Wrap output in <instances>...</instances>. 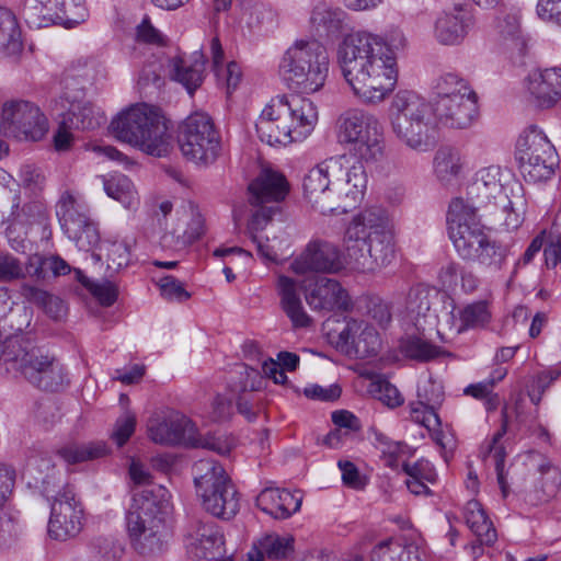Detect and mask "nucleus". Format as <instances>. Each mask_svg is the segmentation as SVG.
Listing matches in <instances>:
<instances>
[{
  "label": "nucleus",
  "instance_id": "nucleus-57",
  "mask_svg": "<svg viewBox=\"0 0 561 561\" xmlns=\"http://www.w3.org/2000/svg\"><path fill=\"white\" fill-rule=\"evenodd\" d=\"M504 435V430L494 434L492 442L489 445V456L495 461V470L497 476V483L500 485L503 497H506L510 492V486L504 471V449L499 445V442Z\"/></svg>",
  "mask_w": 561,
  "mask_h": 561
},
{
  "label": "nucleus",
  "instance_id": "nucleus-56",
  "mask_svg": "<svg viewBox=\"0 0 561 561\" xmlns=\"http://www.w3.org/2000/svg\"><path fill=\"white\" fill-rule=\"evenodd\" d=\"M416 397V400L438 409L445 398L444 387L440 381L434 380L432 377L422 379L417 385Z\"/></svg>",
  "mask_w": 561,
  "mask_h": 561
},
{
  "label": "nucleus",
  "instance_id": "nucleus-26",
  "mask_svg": "<svg viewBox=\"0 0 561 561\" xmlns=\"http://www.w3.org/2000/svg\"><path fill=\"white\" fill-rule=\"evenodd\" d=\"M300 283L291 276L277 274L275 291L279 299V308L290 321L294 329H306L312 324L301 298Z\"/></svg>",
  "mask_w": 561,
  "mask_h": 561
},
{
  "label": "nucleus",
  "instance_id": "nucleus-40",
  "mask_svg": "<svg viewBox=\"0 0 561 561\" xmlns=\"http://www.w3.org/2000/svg\"><path fill=\"white\" fill-rule=\"evenodd\" d=\"M463 159L460 151L453 147L439 148L434 157V172L443 183H449L457 179L463 168Z\"/></svg>",
  "mask_w": 561,
  "mask_h": 561
},
{
  "label": "nucleus",
  "instance_id": "nucleus-43",
  "mask_svg": "<svg viewBox=\"0 0 561 561\" xmlns=\"http://www.w3.org/2000/svg\"><path fill=\"white\" fill-rule=\"evenodd\" d=\"M370 561H420V558L416 547L387 539L373 548Z\"/></svg>",
  "mask_w": 561,
  "mask_h": 561
},
{
  "label": "nucleus",
  "instance_id": "nucleus-10",
  "mask_svg": "<svg viewBox=\"0 0 561 561\" xmlns=\"http://www.w3.org/2000/svg\"><path fill=\"white\" fill-rule=\"evenodd\" d=\"M193 473L196 492L208 513L224 519L238 513V492L220 463L214 459H201L195 462Z\"/></svg>",
  "mask_w": 561,
  "mask_h": 561
},
{
  "label": "nucleus",
  "instance_id": "nucleus-51",
  "mask_svg": "<svg viewBox=\"0 0 561 561\" xmlns=\"http://www.w3.org/2000/svg\"><path fill=\"white\" fill-rule=\"evenodd\" d=\"M106 250L107 270L111 273L118 272L121 268L126 267L130 262L131 244L127 240L106 239L103 242Z\"/></svg>",
  "mask_w": 561,
  "mask_h": 561
},
{
  "label": "nucleus",
  "instance_id": "nucleus-3",
  "mask_svg": "<svg viewBox=\"0 0 561 561\" xmlns=\"http://www.w3.org/2000/svg\"><path fill=\"white\" fill-rule=\"evenodd\" d=\"M479 115L478 95H461L443 102H427L410 90L398 91L389 107L390 127L408 148L425 152L435 142L436 124L453 129H467Z\"/></svg>",
  "mask_w": 561,
  "mask_h": 561
},
{
  "label": "nucleus",
  "instance_id": "nucleus-7",
  "mask_svg": "<svg viewBox=\"0 0 561 561\" xmlns=\"http://www.w3.org/2000/svg\"><path fill=\"white\" fill-rule=\"evenodd\" d=\"M111 129L119 141L147 154L163 157L169 152L168 121L156 106L146 103L131 105L112 121Z\"/></svg>",
  "mask_w": 561,
  "mask_h": 561
},
{
  "label": "nucleus",
  "instance_id": "nucleus-4",
  "mask_svg": "<svg viewBox=\"0 0 561 561\" xmlns=\"http://www.w3.org/2000/svg\"><path fill=\"white\" fill-rule=\"evenodd\" d=\"M364 162L351 163L346 154L330 157L304 178L305 197L321 214H344L354 208L367 188Z\"/></svg>",
  "mask_w": 561,
  "mask_h": 561
},
{
  "label": "nucleus",
  "instance_id": "nucleus-17",
  "mask_svg": "<svg viewBox=\"0 0 561 561\" xmlns=\"http://www.w3.org/2000/svg\"><path fill=\"white\" fill-rule=\"evenodd\" d=\"M83 507L72 489L65 488L55 497L50 506L48 534L56 540L76 537L83 527Z\"/></svg>",
  "mask_w": 561,
  "mask_h": 561
},
{
  "label": "nucleus",
  "instance_id": "nucleus-39",
  "mask_svg": "<svg viewBox=\"0 0 561 561\" xmlns=\"http://www.w3.org/2000/svg\"><path fill=\"white\" fill-rule=\"evenodd\" d=\"M22 48L21 30L14 14L0 7V54L15 57L22 51Z\"/></svg>",
  "mask_w": 561,
  "mask_h": 561
},
{
  "label": "nucleus",
  "instance_id": "nucleus-61",
  "mask_svg": "<svg viewBox=\"0 0 561 561\" xmlns=\"http://www.w3.org/2000/svg\"><path fill=\"white\" fill-rule=\"evenodd\" d=\"M136 428V415L125 411L115 422L112 439L118 447H122L134 434Z\"/></svg>",
  "mask_w": 561,
  "mask_h": 561
},
{
  "label": "nucleus",
  "instance_id": "nucleus-64",
  "mask_svg": "<svg viewBox=\"0 0 561 561\" xmlns=\"http://www.w3.org/2000/svg\"><path fill=\"white\" fill-rule=\"evenodd\" d=\"M24 278V264L11 253H0V282Z\"/></svg>",
  "mask_w": 561,
  "mask_h": 561
},
{
  "label": "nucleus",
  "instance_id": "nucleus-30",
  "mask_svg": "<svg viewBox=\"0 0 561 561\" xmlns=\"http://www.w3.org/2000/svg\"><path fill=\"white\" fill-rule=\"evenodd\" d=\"M273 207L256 210L249 221L248 232L253 243L256 245L257 254L265 261L276 262L283 251L284 240L275 234L270 237L265 233L268 224L273 217Z\"/></svg>",
  "mask_w": 561,
  "mask_h": 561
},
{
  "label": "nucleus",
  "instance_id": "nucleus-45",
  "mask_svg": "<svg viewBox=\"0 0 561 561\" xmlns=\"http://www.w3.org/2000/svg\"><path fill=\"white\" fill-rule=\"evenodd\" d=\"M363 379L367 381L366 389L373 398L390 408H396L403 403V398L399 390L381 376L367 375L363 376Z\"/></svg>",
  "mask_w": 561,
  "mask_h": 561
},
{
  "label": "nucleus",
  "instance_id": "nucleus-60",
  "mask_svg": "<svg viewBox=\"0 0 561 561\" xmlns=\"http://www.w3.org/2000/svg\"><path fill=\"white\" fill-rule=\"evenodd\" d=\"M14 201L18 202L13 203L11 215L15 220L31 224L44 216L45 207L39 199H34L27 204H24L22 207H20V197H15Z\"/></svg>",
  "mask_w": 561,
  "mask_h": 561
},
{
  "label": "nucleus",
  "instance_id": "nucleus-15",
  "mask_svg": "<svg viewBox=\"0 0 561 561\" xmlns=\"http://www.w3.org/2000/svg\"><path fill=\"white\" fill-rule=\"evenodd\" d=\"M56 215L64 233L79 250L90 251L99 244V229L81 196L64 192L56 205Z\"/></svg>",
  "mask_w": 561,
  "mask_h": 561
},
{
  "label": "nucleus",
  "instance_id": "nucleus-18",
  "mask_svg": "<svg viewBox=\"0 0 561 561\" xmlns=\"http://www.w3.org/2000/svg\"><path fill=\"white\" fill-rule=\"evenodd\" d=\"M474 25V9L467 3H454L435 19L433 36L440 45L459 46L465 43Z\"/></svg>",
  "mask_w": 561,
  "mask_h": 561
},
{
  "label": "nucleus",
  "instance_id": "nucleus-8",
  "mask_svg": "<svg viewBox=\"0 0 561 561\" xmlns=\"http://www.w3.org/2000/svg\"><path fill=\"white\" fill-rule=\"evenodd\" d=\"M4 360L35 387L59 391L68 382L64 366L54 357L36 348L22 334L5 337Z\"/></svg>",
  "mask_w": 561,
  "mask_h": 561
},
{
  "label": "nucleus",
  "instance_id": "nucleus-35",
  "mask_svg": "<svg viewBox=\"0 0 561 561\" xmlns=\"http://www.w3.org/2000/svg\"><path fill=\"white\" fill-rule=\"evenodd\" d=\"M194 56V60L174 57L169 61L170 77L180 82L190 94H193L204 80V55L195 53Z\"/></svg>",
  "mask_w": 561,
  "mask_h": 561
},
{
  "label": "nucleus",
  "instance_id": "nucleus-25",
  "mask_svg": "<svg viewBox=\"0 0 561 561\" xmlns=\"http://www.w3.org/2000/svg\"><path fill=\"white\" fill-rule=\"evenodd\" d=\"M190 558L201 560L225 559L224 535L215 523H197L185 538Z\"/></svg>",
  "mask_w": 561,
  "mask_h": 561
},
{
  "label": "nucleus",
  "instance_id": "nucleus-48",
  "mask_svg": "<svg viewBox=\"0 0 561 561\" xmlns=\"http://www.w3.org/2000/svg\"><path fill=\"white\" fill-rule=\"evenodd\" d=\"M59 0H25L22 15L30 26L41 27L44 22L54 20Z\"/></svg>",
  "mask_w": 561,
  "mask_h": 561
},
{
  "label": "nucleus",
  "instance_id": "nucleus-31",
  "mask_svg": "<svg viewBox=\"0 0 561 561\" xmlns=\"http://www.w3.org/2000/svg\"><path fill=\"white\" fill-rule=\"evenodd\" d=\"M527 88L538 106H554L561 99V64L530 73Z\"/></svg>",
  "mask_w": 561,
  "mask_h": 561
},
{
  "label": "nucleus",
  "instance_id": "nucleus-59",
  "mask_svg": "<svg viewBox=\"0 0 561 561\" xmlns=\"http://www.w3.org/2000/svg\"><path fill=\"white\" fill-rule=\"evenodd\" d=\"M54 470V463L51 459L44 456H34L27 460L24 476L33 479L34 484L38 483L48 484L50 478V471Z\"/></svg>",
  "mask_w": 561,
  "mask_h": 561
},
{
  "label": "nucleus",
  "instance_id": "nucleus-5",
  "mask_svg": "<svg viewBox=\"0 0 561 561\" xmlns=\"http://www.w3.org/2000/svg\"><path fill=\"white\" fill-rule=\"evenodd\" d=\"M396 236L394 220L387 209L366 207L353 216L345 229V256L363 273L386 267L396 259Z\"/></svg>",
  "mask_w": 561,
  "mask_h": 561
},
{
  "label": "nucleus",
  "instance_id": "nucleus-6",
  "mask_svg": "<svg viewBox=\"0 0 561 561\" xmlns=\"http://www.w3.org/2000/svg\"><path fill=\"white\" fill-rule=\"evenodd\" d=\"M129 476L134 484L144 489L135 492L127 513V529L136 551L151 556L162 551L165 516L170 510L169 491L151 483L150 471L139 461L131 460Z\"/></svg>",
  "mask_w": 561,
  "mask_h": 561
},
{
  "label": "nucleus",
  "instance_id": "nucleus-19",
  "mask_svg": "<svg viewBox=\"0 0 561 561\" xmlns=\"http://www.w3.org/2000/svg\"><path fill=\"white\" fill-rule=\"evenodd\" d=\"M447 299H450V297L435 287L422 284L412 287L408 294L405 305L409 320L422 333L433 330L437 325H444V313L439 317L433 306L440 301L445 308Z\"/></svg>",
  "mask_w": 561,
  "mask_h": 561
},
{
  "label": "nucleus",
  "instance_id": "nucleus-46",
  "mask_svg": "<svg viewBox=\"0 0 561 561\" xmlns=\"http://www.w3.org/2000/svg\"><path fill=\"white\" fill-rule=\"evenodd\" d=\"M331 419L335 425V430L331 431L327 435L325 443L332 448H337L340 446L342 436L356 433L362 428L358 417L346 410L334 411Z\"/></svg>",
  "mask_w": 561,
  "mask_h": 561
},
{
  "label": "nucleus",
  "instance_id": "nucleus-16",
  "mask_svg": "<svg viewBox=\"0 0 561 561\" xmlns=\"http://www.w3.org/2000/svg\"><path fill=\"white\" fill-rule=\"evenodd\" d=\"M0 127L5 136L37 141L48 131V121L34 103L10 101L2 107Z\"/></svg>",
  "mask_w": 561,
  "mask_h": 561
},
{
  "label": "nucleus",
  "instance_id": "nucleus-12",
  "mask_svg": "<svg viewBox=\"0 0 561 561\" xmlns=\"http://www.w3.org/2000/svg\"><path fill=\"white\" fill-rule=\"evenodd\" d=\"M179 147L183 157L201 167L214 163L221 149L220 136L206 113H194L181 125Z\"/></svg>",
  "mask_w": 561,
  "mask_h": 561
},
{
  "label": "nucleus",
  "instance_id": "nucleus-27",
  "mask_svg": "<svg viewBox=\"0 0 561 561\" xmlns=\"http://www.w3.org/2000/svg\"><path fill=\"white\" fill-rule=\"evenodd\" d=\"M511 178L508 171L503 170L499 165H490L480 169L473 183L469 187V204L477 209L486 206L492 199L497 197L503 199L504 184Z\"/></svg>",
  "mask_w": 561,
  "mask_h": 561
},
{
  "label": "nucleus",
  "instance_id": "nucleus-9",
  "mask_svg": "<svg viewBox=\"0 0 561 561\" xmlns=\"http://www.w3.org/2000/svg\"><path fill=\"white\" fill-rule=\"evenodd\" d=\"M336 136L341 145L348 147L359 162L376 163L385 158L386 141L379 118L363 108H348L336 123Z\"/></svg>",
  "mask_w": 561,
  "mask_h": 561
},
{
  "label": "nucleus",
  "instance_id": "nucleus-23",
  "mask_svg": "<svg viewBox=\"0 0 561 561\" xmlns=\"http://www.w3.org/2000/svg\"><path fill=\"white\" fill-rule=\"evenodd\" d=\"M60 106V116L65 117V124L76 129H94L105 122L102 111L84 99L82 90H67L54 102L53 111Z\"/></svg>",
  "mask_w": 561,
  "mask_h": 561
},
{
  "label": "nucleus",
  "instance_id": "nucleus-55",
  "mask_svg": "<svg viewBox=\"0 0 561 561\" xmlns=\"http://www.w3.org/2000/svg\"><path fill=\"white\" fill-rule=\"evenodd\" d=\"M408 410L410 420L424 426L426 430L438 427L440 425L437 409L434 407H428L427 404L415 400L409 403Z\"/></svg>",
  "mask_w": 561,
  "mask_h": 561
},
{
  "label": "nucleus",
  "instance_id": "nucleus-32",
  "mask_svg": "<svg viewBox=\"0 0 561 561\" xmlns=\"http://www.w3.org/2000/svg\"><path fill=\"white\" fill-rule=\"evenodd\" d=\"M302 494L279 488H265L256 496V506L276 519H286L300 510Z\"/></svg>",
  "mask_w": 561,
  "mask_h": 561
},
{
  "label": "nucleus",
  "instance_id": "nucleus-14",
  "mask_svg": "<svg viewBox=\"0 0 561 561\" xmlns=\"http://www.w3.org/2000/svg\"><path fill=\"white\" fill-rule=\"evenodd\" d=\"M477 207L462 198L450 202L447 213L448 234L463 260H474L477 251L489 239L478 216Z\"/></svg>",
  "mask_w": 561,
  "mask_h": 561
},
{
  "label": "nucleus",
  "instance_id": "nucleus-13",
  "mask_svg": "<svg viewBox=\"0 0 561 561\" xmlns=\"http://www.w3.org/2000/svg\"><path fill=\"white\" fill-rule=\"evenodd\" d=\"M149 438L156 444L176 445L188 443L226 455L231 449V443L215 435L197 434L194 424L185 416L170 414L151 417L147 425Z\"/></svg>",
  "mask_w": 561,
  "mask_h": 561
},
{
  "label": "nucleus",
  "instance_id": "nucleus-21",
  "mask_svg": "<svg viewBox=\"0 0 561 561\" xmlns=\"http://www.w3.org/2000/svg\"><path fill=\"white\" fill-rule=\"evenodd\" d=\"M336 346L347 355L367 358L378 354L381 339L379 332L365 320L347 318L339 332Z\"/></svg>",
  "mask_w": 561,
  "mask_h": 561
},
{
  "label": "nucleus",
  "instance_id": "nucleus-41",
  "mask_svg": "<svg viewBox=\"0 0 561 561\" xmlns=\"http://www.w3.org/2000/svg\"><path fill=\"white\" fill-rule=\"evenodd\" d=\"M539 478L535 485L537 497L540 501H549L561 492V469L553 466L547 459L540 457L537 465Z\"/></svg>",
  "mask_w": 561,
  "mask_h": 561
},
{
  "label": "nucleus",
  "instance_id": "nucleus-24",
  "mask_svg": "<svg viewBox=\"0 0 561 561\" xmlns=\"http://www.w3.org/2000/svg\"><path fill=\"white\" fill-rule=\"evenodd\" d=\"M248 190L251 205L260 207L257 210L273 207L274 215L278 209L277 204L288 194L289 184L280 172L264 168L249 184Z\"/></svg>",
  "mask_w": 561,
  "mask_h": 561
},
{
  "label": "nucleus",
  "instance_id": "nucleus-28",
  "mask_svg": "<svg viewBox=\"0 0 561 561\" xmlns=\"http://www.w3.org/2000/svg\"><path fill=\"white\" fill-rule=\"evenodd\" d=\"M491 319L489 305L484 300L474 301L457 310L453 298L447 299L444 311V325L456 334L469 329L484 327Z\"/></svg>",
  "mask_w": 561,
  "mask_h": 561
},
{
  "label": "nucleus",
  "instance_id": "nucleus-52",
  "mask_svg": "<svg viewBox=\"0 0 561 561\" xmlns=\"http://www.w3.org/2000/svg\"><path fill=\"white\" fill-rule=\"evenodd\" d=\"M506 257L507 249L488 239L477 251V256H474L473 261H478L484 266L499 271L505 264Z\"/></svg>",
  "mask_w": 561,
  "mask_h": 561
},
{
  "label": "nucleus",
  "instance_id": "nucleus-37",
  "mask_svg": "<svg viewBox=\"0 0 561 561\" xmlns=\"http://www.w3.org/2000/svg\"><path fill=\"white\" fill-rule=\"evenodd\" d=\"M106 195L119 202L127 209H135L139 203L133 182L122 173L100 175Z\"/></svg>",
  "mask_w": 561,
  "mask_h": 561
},
{
  "label": "nucleus",
  "instance_id": "nucleus-36",
  "mask_svg": "<svg viewBox=\"0 0 561 561\" xmlns=\"http://www.w3.org/2000/svg\"><path fill=\"white\" fill-rule=\"evenodd\" d=\"M463 518L481 543L492 545L496 540V530L478 501L467 502L463 508Z\"/></svg>",
  "mask_w": 561,
  "mask_h": 561
},
{
  "label": "nucleus",
  "instance_id": "nucleus-34",
  "mask_svg": "<svg viewBox=\"0 0 561 561\" xmlns=\"http://www.w3.org/2000/svg\"><path fill=\"white\" fill-rule=\"evenodd\" d=\"M241 21L251 32L266 33L277 25V13L265 0H239Z\"/></svg>",
  "mask_w": 561,
  "mask_h": 561
},
{
  "label": "nucleus",
  "instance_id": "nucleus-63",
  "mask_svg": "<svg viewBox=\"0 0 561 561\" xmlns=\"http://www.w3.org/2000/svg\"><path fill=\"white\" fill-rule=\"evenodd\" d=\"M161 296L170 301H185L191 294L185 290L183 284L173 276L161 277L158 282Z\"/></svg>",
  "mask_w": 561,
  "mask_h": 561
},
{
  "label": "nucleus",
  "instance_id": "nucleus-54",
  "mask_svg": "<svg viewBox=\"0 0 561 561\" xmlns=\"http://www.w3.org/2000/svg\"><path fill=\"white\" fill-rule=\"evenodd\" d=\"M495 386L494 378H486L480 382L469 385L463 392L477 400L483 401L486 411L495 410L500 404L499 396L493 391Z\"/></svg>",
  "mask_w": 561,
  "mask_h": 561
},
{
  "label": "nucleus",
  "instance_id": "nucleus-62",
  "mask_svg": "<svg viewBox=\"0 0 561 561\" xmlns=\"http://www.w3.org/2000/svg\"><path fill=\"white\" fill-rule=\"evenodd\" d=\"M19 176L21 185L34 194L43 190L46 181L43 171L28 163L21 167Z\"/></svg>",
  "mask_w": 561,
  "mask_h": 561
},
{
  "label": "nucleus",
  "instance_id": "nucleus-22",
  "mask_svg": "<svg viewBox=\"0 0 561 561\" xmlns=\"http://www.w3.org/2000/svg\"><path fill=\"white\" fill-rule=\"evenodd\" d=\"M305 299L314 311H347L352 299L339 280L325 276H316L305 286Z\"/></svg>",
  "mask_w": 561,
  "mask_h": 561
},
{
  "label": "nucleus",
  "instance_id": "nucleus-2",
  "mask_svg": "<svg viewBox=\"0 0 561 561\" xmlns=\"http://www.w3.org/2000/svg\"><path fill=\"white\" fill-rule=\"evenodd\" d=\"M390 46L404 47V35L397 32L387 44L379 35L358 31L345 36L339 48L342 75L363 104L378 105L396 89L397 57Z\"/></svg>",
  "mask_w": 561,
  "mask_h": 561
},
{
  "label": "nucleus",
  "instance_id": "nucleus-50",
  "mask_svg": "<svg viewBox=\"0 0 561 561\" xmlns=\"http://www.w3.org/2000/svg\"><path fill=\"white\" fill-rule=\"evenodd\" d=\"M87 16L88 10L84 0H59L54 20L65 27L71 28L84 22Z\"/></svg>",
  "mask_w": 561,
  "mask_h": 561
},
{
  "label": "nucleus",
  "instance_id": "nucleus-53",
  "mask_svg": "<svg viewBox=\"0 0 561 561\" xmlns=\"http://www.w3.org/2000/svg\"><path fill=\"white\" fill-rule=\"evenodd\" d=\"M376 447L381 451L386 466L397 468L401 458L407 454L408 446L399 442L391 440L380 432H375Z\"/></svg>",
  "mask_w": 561,
  "mask_h": 561
},
{
  "label": "nucleus",
  "instance_id": "nucleus-58",
  "mask_svg": "<svg viewBox=\"0 0 561 561\" xmlns=\"http://www.w3.org/2000/svg\"><path fill=\"white\" fill-rule=\"evenodd\" d=\"M502 213L504 214V226L508 230L517 229L524 221L525 201L522 196L510 199L507 195L502 199Z\"/></svg>",
  "mask_w": 561,
  "mask_h": 561
},
{
  "label": "nucleus",
  "instance_id": "nucleus-11",
  "mask_svg": "<svg viewBox=\"0 0 561 561\" xmlns=\"http://www.w3.org/2000/svg\"><path fill=\"white\" fill-rule=\"evenodd\" d=\"M515 157L525 181L538 183L551 178L559 159L554 146L538 125L523 129L516 141Z\"/></svg>",
  "mask_w": 561,
  "mask_h": 561
},
{
  "label": "nucleus",
  "instance_id": "nucleus-47",
  "mask_svg": "<svg viewBox=\"0 0 561 561\" xmlns=\"http://www.w3.org/2000/svg\"><path fill=\"white\" fill-rule=\"evenodd\" d=\"M106 454L103 443L69 444L58 450V455L68 465H76L102 457Z\"/></svg>",
  "mask_w": 561,
  "mask_h": 561
},
{
  "label": "nucleus",
  "instance_id": "nucleus-49",
  "mask_svg": "<svg viewBox=\"0 0 561 561\" xmlns=\"http://www.w3.org/2000/svg\"><path fill=\"white\" fill-rule=\"evenodd\" d=\"M400 350L407 357L420 362L433 359L442 354L438 346L419 335H410L401 340Z\"/></svg>",
  "mask_w": 561,
  "mask_h": 561
},
{
  "label": "nucleus",
  "instance_id": "nucleus-29",
  "mask_svg": "<svg viewBox=\"0 0 561 561\" xmlns=\"http://www.w3.org/2000/svg\"><path fill=\"white\" fill-rule=\"evenodd\" d=\"M497 39L507 48L524 54L528 47L529 36L523 27V14L518 8L500 11L493 22Z\"/></svg>",
  "mask_w": 561,
  "mask_h": 561
},
{
  "label": "nucleus",
  "instance_id": "nucleus-20",
  "mask_svg": "<svg viewBox=\"0 0 561 561\" xmlns=\"http://www.w3.org/2000/svg\"><path fill=\"white\" fill-rule=\"evenodd\" d=\"M344 268L340 249L322 239H312L289 264V271L296 275L307 273H339Z\"/></svg>",
  "mask_w": 561,
  "mask_h": 561
},
{
  "label": "nucleus",
  "instance_id": "nucleus-44",
  "mask_svg": "<svg viewBox=\"0 0 561 561\" xmlns=\"http://www.w3.org/2000/svg\"><path fill=\"white\" fill-rule=\"evenodd\" d=\"M24 534V524L21 512L15 508H7L0 515V543L4 550H10L18 545Z\"/></svg>",
  "mask_w": 561,
  "mask_h": 561
},
{
  "label": "nucleus",
  "instance_id": "nucleus-42",
  "mask_svg": "<svg viewBox=\"0 0 561 561\" xmlns=\"http://www.w3.org/2000/svg\"><path fill=\"white\" fill-rule=\"evenodd\" d=\"M473 91L466 79L457 73L447 72L436 79L433 87L432 102H443L461 95H471Z\"/></svg>",
  "mask_w": 561,
  "mask_h": 561
},
{
  "label": "nucleus",
  "instance_id": "nucleus-1",
  "mask_svg": "<svg viewBox=\"0 0 561 561\" xmlns=\"http://www.w3.org/2000/svg\"><path fill=\"white\" fill-rule=\"evenodd\" d=\"M327 48L317 39H297L282 55L278 73L296 94H282L265 105L256 121L259 138L270 146L302 141L318 123L316 104L304 96L322 90L329 76Z\"/></svg>",
  "mask_w": 561,
  "mask_h": 561
},
{
  "label": "nucleus",
  "instance_id": "nucleus-33",
  "mask_svg": "<svg viewBox=\"0 0 561 561\" xmlns=\"http://www.w3.org/2000/svg\"><path fill=\"white\" fill-rule=\"evenodd\" d=\"M347 13L328 2L317 3L310 14V25L319 36H336L346 25Z\"/></svg>",
  "mask_w": 561,
  "mask_h": 561
},
{
  "label": "nucleus",
  "instance_id": "nucleus-38",
  "mask_svg": "<svg viewBox=\"0 0 561 561\" xmlns=\"http://www.w3.org/2000/svg\"><path fill=\"white\" fill-rule=\"evenodd\" d=\"M261 554V559L273 561L287 560L295 550V539L291 535H279L276 533L263 536L252 548Z\"/></svg>",
  "mask_w": 561,
  "mask_h": 561
}]
</instances>
